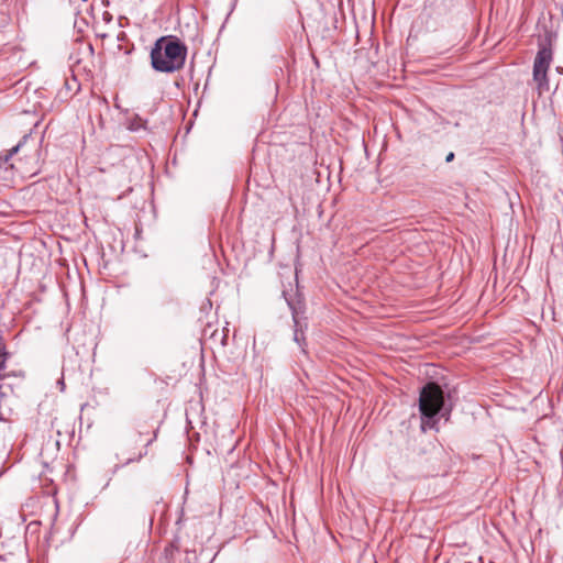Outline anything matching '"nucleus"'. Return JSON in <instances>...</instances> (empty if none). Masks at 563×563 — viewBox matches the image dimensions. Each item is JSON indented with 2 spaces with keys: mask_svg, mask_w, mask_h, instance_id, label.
<instances>
[{
  "mask_svg": "<svg viewBox=\"0 0 563 563\" xmlns=\"http://www.w3.org/2000/svg\"><path fill=\"white\" fill-rule=\"evenodd\" d=\"M9 357L10 354L7 351L5 343L3 339L0 336V379L4 378L3 371L5 369V365Z\"/></svg>",
  "mask_w": 563,
  "mask_h": 563,
  "instance_id": "6",
  "label": "nucleus"
},
{
  "mask_svg": "<svg viewBox=\"0 0 563 563\" xmlns=\"http://www.w3.org/2000/svg\"><path fill=\"white\" fill-rule=\"evenodd\" d=\"M29 139H30V135L25 134L15 146H13L11 150H9L7 152V154L4 155V162H8L10 159V157H12L14 154H16Z\"/></svg>",
  "mask_w": 563,
  "mask_h": 563,
  "instance_id": "8",
  "label": "nucleus"
},
{
  "mask_svg": "<svg viewBox=\"0 0 563 563\" xmlns=\"http://www.w3.org/2000/svg\"><path fill=\"white\" fill-rule=\"evenodd\" d=\"M147 121L142 119L139 114H133L128 119L126 128L132 132H139L140 130H146Z\"/></svg>",
  "mask_w": 563,
  "mask_h": 563,
  "instance_id": "5",
  "label": "nucleus"
},
{
  "mask_svg": "<svg viewBox=\"0 0 563 563\" xmlns=\"http://www.w3.org/2000/svg\"><path fill=\"white\" fill-rule=\"evenodd\" d=\"M156 439V432H154L153 438L148 439L144 444V450L140 451L139 454L131 456L126 460V464L132 462H139L143 456L147 454V446L153 443V441Z\"/></svg>",
  "mask_w": 563,
  "mask_h": 563,
  "instance_id": "7",
  "label": "nucleus"
},
{
  "mask_svg": "<svg viewBox=\"0 0 563 563\" xmlns=\"http://www.w3.org/2000/svg\"><path fill=\"white\" fill-rule=\"evenodd\" d=\"M419 411L422 430L435 429L440 418H449L451 407H446L444 391L440 385L430 382L421 388Z\"/></svg>",
  "mask_w": 563,
  "mask_h": 563,
  "instance_id": "2",
  "label": "nucleus"
},
{
  "mask_svg": "<svg viewBox=\"0 0 563 563\" xmlns=\"http://www.w3.org/2000/svg\"><path fill=\"white\" fill-rule=\"evenodd\" d=\"M187 52V45L177 36H161L151 49V66L158 73L179 71L185 66Z\"/></svg>",
  "mask_w": 563,
  "mask_h": 563,
  "instance_id": "1",
  "label": "nucleus"
},
{
  "mask_svg": "<svg viewBox=\"0 0 563 563\" xmlns=\"http://www.w3.org/2000/svg\"><path fill=\"white\" fill-rule=\"evenodd\" d=\"M283 296L291 311V318L294 323V338L292 340L299 345L302 352H306V331L308 329V318L306 316V301L301 292L296 290L294 294H289L286 290L283 291Z\"/></svg>",
  "mask_w": 563,
  "mask_h": 563,
  "instance_id": "3",
  "label": "nucleus"
},
{
  "mask_svg": "<svg viewBox=\"0 0 563 563\" xmlns=\"http://www.w3.org/2000/svg\"><path fill=\"white\" fill-rule=\"evenodd\" d=\"M454 157H455L454 153H453V152H450V153L446 155V157H445V162H446V163H450V162H452V161L454 159Z\"/></svg>",
  "mask_w": 563,
  "mask_h": 563,
  "instance_id": "9",
  "label": "nucleus"
},
{
  "mask_svg": "<svg viewBox=\"0 0 563 563\" xmlns=\"http://www.w3.org/2000/svg\"><path fill=\"white\" fill-rule=\"evenodd\" d=\"M553 62V51L550 44H540L532 68V81L539 97L550 90L548 73Z\"/></svg>",
  "mask_w": 563,
  "mask_h": 563,
  "instance_id": "4",
  "label": "nucleus"
}]
</instances>
